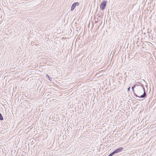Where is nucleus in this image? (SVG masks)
Instances as JSON below:
<instances>
[{
	"instance_id": "obj_8",
	"label": "nucleus",
	"mask_w": 156,
	"mask_h": 156,
	"mask_svg": "<svg viewBox=\"0 0 156 156\" xmlns=\"http://www.w3.org/2000/svg\"><path fill=\"white\" fill-rule=\"evenodd\" d=\"M114 154L113 152L110 154L108 156H112Z\"/></svg>"
},
{
	"instance_id": "obj_3",
	"label": "nucleus",
	"mask_w": 156,
	"mask_h": 156,
	"mask_svg": "<svg viewBox=\"0 0 156 156\" xmlns=\"http://www.w3.org/2000/svg\"><path fill=\"white\" fill-rule=\"evenodd\" d=\"M123 150V148L122 147H121L115 150L113 152L114 154H115L122 151Z\"/></svg>"
},
{
	"instance_id": "obj_9",
	"label": "nucleus",
	"mask_w": 156,
	"mask_h": 156,
	"mask_svg": "<svg viewBox=\"0 0 156 156\" xmlns=\"http://www.w3.org/2000/svg\"><path fill=\"white\" fill-rule=\"evenodd\" d=\"M46 76L48 78L49 80L50 81H51V79H50V77H49V76L48 74H47V75H46Z\"/></svg>"
},
{
	"instance_id": "obj_1",
	"label": "nucleus",
	"mask_w": 156,
	"mask_h": 156,
	"mask_svg": "<svg viewBox=\"0 0 156 156\" xmlns=\"http://www.w3.org/2000/svg\"><path fill=\"white\" fill-rule=\"evenodd\" d=\"M141 87L140 88H139L138 89L139 91V92L138 93V94L140 95L143 93V91H144V93L143 94L140 96V97L138 96L136 94H135L134 93V96L136 97H138L140 98H145L146 97V94L145 92V88L144 87V86L143 84H141Z\"/></svg>"
},
{
	"instance_id": "obj_4",
	"label": "nucleus",
	"mask_w": 156,
	"mask_h": 156,
	"mask_svg": "<svg viewBox=\"0 0 156 156\" xmlns=\"http://www.w3.org/2000/svg\"><path fill=\"white\" fill-rule=\"evenodd\" d=\"M76 7V6H75L74 4H73L72 5L71 7V11H73L74 9H75V7Z\"/></svg>"
},
{
	"instance_id": "obj_5",
	"label": "nucleus",
	"mask_w": 156,
	"mask_h": 156,
	"mask_svg": "<svg viewBox=\"0 0 156 156\" xmlns=\"http://www.w3.org/2000/svg\"><path fill=\"white\" fill-rule=\"evenodd\" d=\"M3 119V117L1 113H0V120H2Z\"/></svg>"
},
{
	"instance_id": "obj_7",
	"label": "nucleus",
	"mask_w": 156,
	"mask_h": 156,
	"mask_svg": "<svg viewBox=\"0 0 156 156\" xmlns=\"http://www.w3.org/2000/svg\"><path fill=\"white\" fill-rule=\"evenodd\" d=\"M74 4L75 5V6H78L79 5V4L78 2H75L74 3Z\"/></svg>"
},
{
	"instance_id": "obj_10",
	"label": "nucleus",
	"mask_w": 156,
	"mask_h": 156,
	"mask_svg": "<svg viewBox=\"0 0 156 156\" xmlns=\"http://www.w3.org/2000/svg\"><path fill=\"white\" fill-rule=\"evenodd\" d=\"M130 87H129V88H128L127 90H128V91H129L130 90Z\"/></svg>"
},
{
	"instance_id": "obj_2",
	"label": "nucleus",
	"mask_w": 156,
	"mask_h": 156,
	"mask_svg": "<svg viewBox=\"0 0 156 156\" xmlns=\"http://www.w3.org/2000/svg\"><path fill=\"white\" fill-rule=\"evenodd\" d=\"M107 1H102L100 7V8L101 10H104L105 9L107 4Z\"/></svg>"
},
{
	"instance_id": "obj_6",
	"label": "nucleus",
	"mask_w": 156,
	"mask_h": 156,
	"mask_svg": "<svg viewBox=\"0 0 156 156\" xmlns=\"http://www.w3.org/2000/svg\"><path fill=\"white\" fill-rule=\"evenodd\" d=\"M135 87H136V85H135L134 86L132 87H131V89H132V90H133V93H134V88Z\"/></svg>"
}]
</instances>
